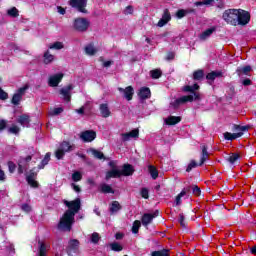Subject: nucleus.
Instances as JSON below:
<instances>
[{"instance_id":"52","label":"nucleus","mask_w":256,"mask_h":256,"mask_svg":"<svg viewBox=\"0 0 256 256\" xmlns=\"http://www.w3.org/2000/svg\"><path fill=\"white\" fill-rule=\"evenodd\" d=\"M99 239H101V237H99V233L94 232L91 236L92 243H99Z\"/></svg>"},{"instance_id":"59","label":"nucleus","mask_w":256,"mask_h":256,"mask_svg":"<svg viewBox=\"0 0 256 256\" xmlns=\"http://www.w3.org/2000/svg\"><path fill=\"white\" fill-rule=\"evenodd\" d=\"M21 209L26 213H29L31 211V206L29 204H23Z\"/></svg>"},{"instance_id":"2","label":"nucleus","mask_w":256,"mask_h":256,"mask_svg":"<svg viewBox=\"0 0 256 256\" xmlns=\"http://www.w3.org/2000/svg\"><path fill=\"white\" fill-rule=\"evenodd\" d=\"M73 149H75V145H71V143L63 141L56 150L55 157L57 159H63V157H65V153H70Z\"/></svg>"},{"instance_id":"33","label":"nucleus","mask_w":256,"mask_h":256,"mask_svg":"<svg viewBox=\"0 0 256 256\" xmlns=\"http://www.w3.org/2000/svg\"><path fill=\"white\" fill-rule=\"evenodd\" d=\"M49 161H51V153H46L41 165L38 166V169H44L45 165H48Z\"/></svg>"},{"instance_id":"5","label":"nucleus","mask_w":256,"mask_h":256,"mask_svg":"<svg viewBox=\"0 0 256 256\" xmlns=\"http://www.w3.org/2000/svg\"><path fill=\"white\" fill-rule=\"evenodd\" d=\"M237 13H239V10L229 9L223 13L222 17L224 21H226V23H231V25H235V23H237Z\"/></svg>"},{"instance_id":"6","label":"nucleus","mask_w":256,"mask_h":256,"mask_svg":"<svg viewBox=\"0 0 256 256\" xmlns=\"http://www.w3.org/2000/svg\"><path fill=\"white\" fill-rule=\"evenodd\" d=\"M33 156L28 155L26 157H20L18 161V173L23 174L27 169H29V163H31Z\"/></svg>"},{"instance_id":"24","label":"nucleus","mask_w":256,"mask_h":256,"mask_svg":"<svg viewBox=\"0 0 256 256\" xmlns=\"http://www.w3.org/2000/svg\"><path fill=\"white\" fill-rule=\"evenodd\" d=\"M99 191H100V193H104V194H109V193L114 194L115 193V190L113 189V187H111V185H109L107 183L100 184Z\"/></svg>"},{"instance_id":"50","label":"nucleus","mask_w":256,"mask_h":256,"mask_svg":"<svg viewBox=\"0 0 256 256\" xmlns=\"http://www.w3.org/2000/svg\"><path fill=\"white\" fill-rule=\"evenodd\" d=\"M49 49H57V50L63 49V43H61V42H55L54 44H51V45L49 46Z\"/></svg>"},{"instance_id":"9","label":"nucleus","mask_w":256,"mask_h":256,"mask_svg":"<svg viewBox=\"0 0 256 256\" xmlns=\"http://www.w3.org/2000/svg\"><path fill=\"white\" fill-rule=\"evenodd\" d=\"M239 25H247L251 21V15L245 10L238 9L237 20Z\"/></svg>"},{"instance_id":"38","label":"nucleus","mask_w":256,"mask_h":256,"mask_svg":"<svg viewBox=\"0 0 256 256\" xmlns=\"http://www.w3.org/2000/svg\"><path fill=\"white\" fill-rule=\"evenodd\" d=\"M109 247L112 251H123V246L119 244L118 242L110 243Z\"/></svg>"},{"instance_id":"62","label":"nucleus","mask_w":256,"mask_h":256,"mask_svg":"<svg viewBox=\"0 0 256 256\" xmlns=\"http://www.w3.org/2000/svg\"><path fill=\"white\" fill-rule=\"evenodd\" d=\"M0 181H5V172L3 171V169H1V166H0Z\"/></svg>"},{"instance_id":"48","label":"nucleus","mask_w":256,"mask_h":256,"mask_svg":"<svg viewBox=\"0 0 256 256\" xmlns=\"http://www.w3.org/2000/svg\"><path fill=\"white\" fill-rule=\"evenodd\" d=\"M195 167H197V162H195V160H192L186 168L187 173L191 172L193 169H195Z\"/></svg>"},{"instance_id":"20","label":"nucleus","mask_w":256,"mask_h":256,"mask_svg":"<svg viewBox=\"0 0 256 256\" xmlns=\"http://www.w3.org/2000/svg\"><path fill=\"white\" fill-rule=\"evenodd\" d=\"M139 137V129H134L128 133L122 134V141H129L130 139H137Z\"/></svg>"},{"instance_id":"49","label":"nucleus","mask_w":256,"mask_h":256,"mask_svg":"<svg viewBox=\"0 0 256 256\" xmlns=\"http://www.w3.org/2000/svg\"><path fill=\"white\" fill-rule=\"evenodd\" d=\"M187 13H189V11L187 10H178L176 13V17H178V19H183V17H185V15H187Z\"/></svg>"},{"instance_id":"13","label":"nucleus","mask_w":256,"mask_h":256,"mask_svg":"<svg viewBox=\"0 0 256 256\" xmlns=\"http://www.w3.org/2000/svg\"><path fill=\"white\" fill-rule=\"evenodd\" d=\"M155 217H159V210H156L154 213H145L142 216V225H144V227H147V225H149L153 219H155Z\"/></svg>"},{"instance_id":"28","label":"nucleus","mask_w":256,"mask_h":256,"mask_svg":"<svg viewBox=\"0 0 256 256\" xmlns=\"http://www.w3.org/2000/svg\"><path fill=\"white\" fill-rule=\"evenodd\" d=\"M181 122V117L179 116H170L165 119L166 125H177V123Z\"/></svg>"},{"instance_id":"47","label":"nucleus","mask_w":256,"mask_h":256,"mask_svg":"<svg viewBox=\"0 0 256 256\" xmlns=\"http://www.w3.org/2000/svg\"><path fill=\"white\" fill-rule=\"evenodd\" d=\"M83 179V174H81V172L79 171H75L73 174H72V180L77 182V181H81Z\"/></svg>"},{"instance_id":"51","label":"nucleus","mask_w":256,"mask_h":256,"mask_svg":"<svg viewBox=\"0 0 256 256\" xmlns=\"http://www.w3.org/2000/svg\"><path fill=\"white\" fill-rule=\"evenodd\" d=\"M140 194L143 199H149V190L147 188H142Z\"/></svg>"},{"instance_id":"4","label":"nucleus","mask_w":256,"mask_h":256,"mask_svg":"<svg viewBox=\"0 0 256 256\" xmlns=\"http://www.w3.org/2000/svg\"><path fill=\"white\" fill-rule=\"evenodd\" d=\"M90 25L91 22L86 18H76L73 23L75 31H79L80 33L87 31Z\"/></svg>"},{"instance_id":"58","label":"nucleus","mask_w":256,"mask_h":256,"mask_svg":"<svg viewBox=\"0 0 256 256\" xmlns=\"http://www.w3.org/2000/svg\"><path fill=\"white\" fill-rule=\"evenodd\" d=\"M178 221L182 227H185V216L183 214L179 215Z\"/></svg>"},{"instance_id":"30","label":"nucleus","mask_w":256,"mask_h":256,"mask_svg":"<svg viewBox=\"0 0 256 256\" xmlns=\"http://www.w3.org/2000/svg\"><path fill=\"white\" fill-rule=\"evenodd\" d=\"M217 77H223V73L217 72V71H212L207 74L206 79H208V81H215V79H217Z\"/></svg>"},{"instance_id":"12","label":"nucleus","mask_w":256,"mask_h":256,"mask_svg":"<svg viewBox=\"0 0 256 256\" xmlns=\"http://www.w3.org/2000/svg\"><path fill=\"white\" fill-rule=\"evenodd\" d=\"M193 101V95H188V96H182L178 99H176L175 101L171 102V106L174 107V109H177V107L185 104V103H189Z\"/></svg>"},{"instance_id":"37","label":"nucleus","mask_w":256,"mask_h":256,"mask_svg":"<svg viewBox=\"0 0 256 256\" xmlns=\"http://www.w3.org/2000/svg\"><path fill=\"white\" fill-rule=\"evenodd\" d=\"M90 152L92 153L93 157H95V159H105V155L99 150L91 149Z\"/></svg>"},{"instance_id":"53","label":"nucleus","mask_w":256,"mask_h":256,"mask_svg":"<svg viewBox=\"0 0 256 256\" xmlns=\"http://www.w3.org/2000/svg\"><path fill=\"white\" fill-rule=\"evenodd\" d=\"M0 99L2 101H6V99H9V94L7 92H4L0 87Z\"/></svg>"},{"instance_id":"46","label":"nucleus","mask_w":256,"mask_h":256,"mask_svg":"<svg viewBox=\"0 0 256 256\" xmlns=\"http://www.w3.org/2000/svg\"><path fill=\"white\" fill-rule=\"evenodd\" d=\"M26 181L28 185H30L31 187L39 186V184L37 183V181H35V178H33V176H26Z\"/></svg>"},{"instance_id":"16","label":"nucleus","mask_w":256,"mask_h":256,"mask_svg":"<svg viewBox=\"0 0 256 256\" xmlns=\"http://www.w3.org/2000/svg\"><path fill=\"white\" fill-rule=\"evenodd\" d=\"M63 76H64L63 73H59V74L50 76L48 85L50 87H57V85H59V83H61Z\"/></svg>"},{"instance_id":"8","label":"nucleus","mask_w":256,"mask_h":256,"mask_svg":"<svg viewBox=\"0 0 256 256\" xmlns=\"http://www.w3.org/2000/svg\"><path fill=\"white\" fill-rule=\"evenodd\" d=\"M69 5L77 9L79 13H87V0H70Z\"/></svg>"},{"instance_id":"41","label":"nucleus","mask_w":256,"mask_h":256,"mask_svg":"<svg viewBox=\"0 0 256 256\" xmlns=\"http://www.w3.org/2000/svg\"><path fill=\"white\" fill-rule=\"evenodd\" d=\"M239 159H241V155H239L237 153H232L229 156L228 161H229V163H231L233 165V163H235L236 161H239Z\"/></svg>"},{"instance_id":"22","label":"nucleus","mask_w":256,"mask_h":256,"mask_svg":"<svg viewBox=\"0 0 256 256\" xmlns=\"http://www.w3.org/2000/svg\"><path fill=\"white\" fill-rule=\"evenodd\" d=\"M79 249V240L72 239L68 243V253L71 255V253H77Z\"/></svg>"},{"instance_id":"14","label":"nucleus","mask_w":256,"mask_h":256,"mask_svg":"<svg viewBox=\"0 0 256 256\" xmlns=\"http://www.w3.org/2000/svg\"><path fill=\"white\" fill-rule=\"evenodd\" d=\"M171 21V13L169 9H165L162 15V18L158 21V27H165Z\"/></svg>"},{"instance_id":"45","label":"nucleus","mask_w":256,"mask_h":256,"mask_svg":"<svg viewBox=\"0 0 256 256\" xmlns=\"http://www.w3.org/2000/svg\"><path fill=\"white\" fill-rule=\"evenodd\" d=\"M150 75L152 77V79H159V77H161V75H163V72H161L160 69H155L150 71Z\"/></svg>"},{"instance_id":"29","label":"nucleus","mask_w":256,"mask_h":256,"mask_svg":"<svg viewBox=\"0 0 256 256\" xmlns=\"http://www.w3.org/2000/svg\"><path fill=\"white\" fill-rule=\"evenodd\" d=\"M121 204L119 203V201H113L110 205V213L113 215L115 213H118L119 211H121Z\"/></svg>"},{"instance_id":"44","label":"nucleus","mask_w":256,"mask_h":256,"mask_svg":"<svg viewBox=\"0 0 256 256\" xmlns=\"http://www.w3.org/2000/svg\"><path fill=\"white\" fill-rule=\"evenodd\" d=\"M7 15H9V17H19V10L12 7L11 9L7 10Z\"/></svg>"},{"instance_id":"64","label":"nucleus","mask_w":256,"mask_h":256,"mask_svg":"<svg viewBox=\"0 0 256 256\" xmlns=\"http://www.w3.org/2000/svg\"><path fill=\"white\" fill-rule=\"evenodd\" d=\"M109 167H111V169H117L116 167H117V162H115V161H110L109 162Z\"/></svg>"},{"instance_id":"34","label":"nucleus","mask_w":256,"mask_h":256,"mask_svg":"<svg viewBox=\"0 0 256 256\" xmlns=\"http://www.w3.org/2000/svg\"><path fill=\"white\" fill-rule=\"evenodd\" d=\"M205 77V72L203 70H197L193 73V79L195 81H201Z\"/></svg>"},{"instance_id":"36","label":"nucleus","mask_w":256,"mask_h":256,"mask_svg":"<svg viewBox=\"0 0 256 256\" xmlns=\"http://www.w3.org/2000/svg\"><path fill=\"white\" fill-rule=\"evenodd\" d=\"M55 59V56H53L52 54L49 53V51H47L46 53H44V63L45 65H49V63H52V61Z\"/></svg>"},{"instance_id":"32","label":"nucleus","mask_w":256,"mask_h":256,"mask_svg":"<svg viewBox=\"0 0 256 256\" xmlns=\"http://www.w3.org/2000/svg\"><path fill=\"white\" fill-rule=\"evenodd\" d=\"M85 53L86 55H95V53H97V49L95 48V46H93V44H89L85 47Z\"/></svg>"},{"instance_id":"43","label":"nucleus","mask_w":256,"mask_h":256,"mask_svg":"<svg viewBox=\"0 0 256 256\" xmlns=\"http://www.w3.org/2000/svg\"><path fill=\"white\" fill-rule=\"evenodd\" d=\"M152 256H169V250L163 249L159 251H154L151 254Z\"/></svg>"},{"instance_id":"3","label":"nucleus","mask_w":256,"mask_h":256,"mask_svg":"<svg viewBox=\"0 0 256 256\" xmlns=\"http://www.w3.org/2000/svg\"><path fill=\"white\" fill-rule=\"evenodd\" d=\"M234 129L239 132L238 133H231V132L224 133V139H226V141H234V139H239V137H243V132L248 131L249 127L235 125Z\"/></svg>"},{"instance_id":"61","label":"nucleus","mask_w":256,"mask_h":256,"mask_svg":"<svg viewBox=\"0 0 256 256\" xmlns=\"http://www.w3.org/2000/svg\"><path fill=\"white\" fill-rule=\"evenodd\" d=\"M57 11H58V13H60V15H65V13H66L65 8H63L61 6L57 7Z\"/></svg>"},{"instance_id":"19","label":"nucleus","mask_w":256,"mask_h":256,"mask_svg":"<svg viewBox=\"0 0 256 256\" xmlns=\"http://www.w3.org/2000/svg\"><path fill=\"white\" fill-rule=\"evenodd\" d=\"M215 31H217V27L208 28L199 35L200 41H207V39H209V37H211V35L214 34Z\"/></svg>"},{"instance_id":"18","label":"nucleus","mask_w":256,"mask_h":256,"mask_svg":"<svg viewBox=\"0 0 256 256\" xmlns=\"http://www.w3.org/2000/svg\"><path fill=\"white\" fill-rule=\"evenodd\" d=\"M138 97L142 101H145L146 99H151V89H149V87L140 88V90L138 92Z\"/></svg>"},{"instance_id":"21","label":"nucleus","mask_w":256,"mask_h":256,"mask_svg":"<svg viewBox=\"0 0 256 256\" xmlns=\"http://www.w3.org/2000/svg\"><path fill=\"white\" fill-rule=\"evenodd\" d=\"M121 175L124 177H129L135 173V169L131 164H124L122 170L120 171Z\"/></svg>"},{"instance_id":"54","label":"nucleus","mask_w":256,"mask_h":256,"mask_svg":"<svg viewBox=\"0 0 256 256\" xmlns=\"http://www.w3.org/2000/svg\"><path fill=\"white\" fill-rule=\"evenodd\" d=\"M8 168L11 173H15V169H17V165L14 162H8Z\"/></svg>"},{"instance_id":"1","label":"nucleus","mask_w":256,"mask_h":256,"mask_svg":"<svg viewBox=\"0 0 256 256\" xmlns=\"http://www.w3.org/2000/svg\"><path fill=\"white\" fill-rule=\"evenodd\" d=\"M64 205L68 207V210L63 214L58 223V229L60 231H71L73 223H75V215L81 210V199L77 198L73 201H64Z\"/></svg>"},{"instance_id":"31","label":"nucleus","mask_w":256,"mask_h":256,"mask_svg":"<svg viewBox=\"0 0 256 256\" xmlns=\"http://www.w3.org/2000/svg\"><path fill=\"white\" fill-rule=\"evenodd\" d=\"M236 72L239 76L249 75V73H251V66H244L243 68H238Z\"/></svg>"},{"instance_id":"57","label":"nucleus","mask_w":256,"mask_h":256,"mask_svg":"<svg viewBox=\"0 0 256 256\" xmlns=\"http://www.w3.org/2000/svg\"><path fill=\"white\" fill-rule=\"evenodd\" d=\"M193 193H194V195H196L197 197H199V195H201V189L199 188V186H194V187H193Z\"/></svg>"},{"instance_id":"27","label":"nucleus","mask_w":256,"mask_h":256,"mask_svg":"<svg viewBox=\"0 0 256 256\" xmlns=\"http://www.w3.org/2000/svg\"><path fill=\"white\" fill-rule=\"evenodd\" d=\"M201 149H202V154H201L200 163H199L200 166L203 165V163H205L207 159H209V152L207 151V146L202 145Z\"/></svg>"},{"instance_id":"63","label":"nucleus","mask_w":256,"mask_h":256,"mask_svg":"<svg viewBox=\"0 0 256 256\" xmlns=\"http://www.w3.org/2000/svg\"><path fill=\"white\" fill-rule=\"evenodd\" d=\"M242 83H243L244 86L247 87V86L251 85V79H249V78L244 79Z\"/></svg>"},{"instance_id":"26","label":"nucleus","mask_w":256,"mask_h":256,"mask_svg":"<svg viewBox=\"0 0 256 256\" xmlns=\"http://www.w3.org/2000/svg\"><path fill=\"white\" fill-rule=\"evenodd\" d=\"M99 109L102 117L105 119H107V117H111V110L109 109L108 104H101Z\"/></svg>"},{"instance_id":"35","label":"nucleus","mask_w":256,"mask_h":256,"mask_svg":"<svg viewBox=\"0 0 256 256\" xmlns=\"http://www.w3.org/2000/svg\"><path fill=\"white\" fill-rule=\"evenodd\" d=\"M199 90V85L198 84H194L193 86H184L183 91H185L186 93H195V91Z\"/></svg>"},{"instance_id":"60","label":"nucleus","mask_w":256,"mask_h":256,"mask_svg":"<svg viewBox=\"0 0 256 256\" xmlns=\"http://www.w3.org/2000/svg\"><path fill=\"white\" fill-rule=\"evenodd\" d=\"M7 127V121L5 120H0V131H3Z\"/></svg>"},{"instance_id":"42","label":"nucleus","mask_w":256,"mask_h":256,"mask_svg":"<svg viewBox=\"0 0 256 256\" xmlns=\"http://www.w3.org/2000/svg\"><path fill=\"white\" fill-rule=\"evenodd\" d=\"M141 228V221L135 220L132 226V233H139V229Z\"/></svg>"},{"instance_id":"56","label":"nucleus","mask_w":256,"mask_h":256,"mask_svg":"<svg viewBox=\"0 0 256 256\" xmlns=\"http://www.w3.org/2000/svg\"><path fill=\"white\" fill-rule=\"evenodd\" d=\"M63 111V108H54L52 111H50V115H60V113Z\"/></svg>"},{"instance_id":"7","label":"nucleus","mask_w":256,"mask_h":256,"mask_svg":"<svg viewBox=\"0 0 256 256\" xmlns=\"http://www.w3.org/2000/svg\"><path fill=\"white\" fill-rule=\"evenodd\" d=\"M29 89L28 85H25L17 90V92L13 95L11 103L12 105H20L21 101H23V96L25 95V91Z\"/></svg>"},{"instance_id":"25","label":"nucleus","mask_w":256,"mask_h":256,"mask_svg":"<svg viewBox=\"0 0 256 256\" xmlns=\"http://www.w3.org/2000/svg\"><path fill=\"white\" fill-rule=\"evenodd\" d=\"M117 177H121V170L119 169H112L106 173V181H109V179H116Z\"/></svg>"},{"instance_id":"40","label":"nucleus","mask_w":256,"mask_h":256,"mask_svg":"<svg viewBox=\"0 0 256 256\" xmlns=\"http://www.w3.org/2000/svg\"><path fill=\"white\" fill-rule=\"evenodd\" d=\"M148 169L152 179H157V177H159V172L157 171V168H155V166H149Z\"/></svg>"},{"instance_id":"55","label":"nucleus","mask_w":256,"mask_h":256,"mask_svg":"<svg viewBox=\"0 0 256 256\" xmlns=\"http://www.w3.org/2000/svg\"><path fill=\"white\" fill-rule=\"evenodd\" d=\"M8 131H9V133H14V135H17V133H19L20 129H19V126L14 125V126L10 127Z\"/></svg>"},{"instance_id":"10","label":"nucleus","mask_w":256,"mask_h":256,"mask_svg":"<svg viewBox=\"0 0 256 256\" xmlns=\"http://www.w3.org/2000/svg\"><path fill=\"white\" fill-rule=\"evenodd\" d=\"M97 138V133L93 130H86L80 133V139L84 141V143H91V141H95Z\"/></svg>"},{"instance_id":"17","label":"nucleus","mask_w":256,"mask_h":256,"mask_svg":"<svg viewBox=\"0 0 256 256\" xmlns=\"http://www.w3.org/2000/svg\"><path fill=\"white\" fill-rule=\"evenodd\" d=\"M71 91H73V85L71 84L60 90V95L64 97V101H71Z\"/></svg>"},{"instance_id":"39","label":"nucleus","mask_w":256,"mask_h":256,"mask_svg":"<svg viewBox=\"0 0 256 256\" xmlns=\"http://www.w3.org/2000/svg\"><path fill=\"white\" fill-rule=\"evenodd\" d=\"M187 191H189V189L184 188L176 197V205H181V198L185 197V195H187Z\"/></svg>"},{"instance_id":"23","label":"nucleus","mask_w":256,"mask_h":256,"mask_svg":"<svg viewBox=\"0 0 256 256\" xmlns=\"http://www.w3.org/2000/svg\"><path fill=\"white\" fill-rule=\"evenodd\" d=\"M17 123L21 124L22 127H29V123H31V119L28 114H22L17 118Z\"/></svg>"},{"instance_id":"11","label":"nucleus","mask_w":256,"mask_h":256,"mask_svg":"<svg viewBox=\"0 0 256 256\" xmlns=\"http://www.w3.org/2000/svg\"><path fill=\"white\" fill-rule=\"evenodd\" d=\"M51 249V243L45 241H38L39 256H47V252Z\"/></svg>"},{"instance_id":"15","label":"nucleus","mask_w":256,"mask_h":256,"mask_svg":"<svg viewBox=\"0 0 256 256\" xmlns=\"http://www.w3.org/2000/svg\"><path fill=\"white\" fill-rule=\"evenodd\" d=\"M118 91L124 94L127 101H131L133 99V95H135V90L132 88V86H128L125 89L118 88Z\"/></svg>"}]
</instances>
